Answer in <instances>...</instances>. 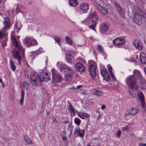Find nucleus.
Masks as SVG:
<instances>
[{
    "label": "nucleus",
    "mask_w": 146,
    "mask_h": 146,
    "mask_svg": "<svg viewBox=\"0 0 146 146\" xmlns=\"http://www.w3.org/2000/svg\"><path fill=\"white\" fill-rule=\"evenodd\" d=\"M4 20L3 24L4 27H3V31H5L9 27L11 24V20L8 17H6L4 18Z\"/></svg>",
    "instance_id": "obj_8"
},
{
    "label": "nucleus",
    "mask_w": 146,
    "mask_h": 146,
    "mask_svg": "<svg viewBox=\"0 0 146 146\" xmlns=\"http://www.w3.org/2000/svg\"><path fill=\"white\" fill-rule=\"evenodd\" d=\"M93 94L96 96H100L103 95V92L96 89H93L92 90Z\"/></svg>",
    "instance_id": "obj_21"
},
{
    "label": "nucleus",
    "mask_w": 146,
    "mask_h": 146,
    "mask_svg": "<svg viewBox=\"0 0 146 146\" xmlns=\"http://www.w3.org/2000/svg\"><path fill=\"white\" fill-rule=\"evenodd\" d=\"M11 40L13 44L16 47L13 52V57L14 58L17 59L19 64H21L22 57V56L23 57L24 55L25 50L19 46L14 36L11 37Z\"/></svg>",
    "instance_id": "obj_2"
},
{
    "label": "nucleus",
    "mask_w": 146,
    "mask_h": 146,
    "mask_svg": "<svg viewBox=\"0 0 146 146\" xmlns=\"http://www.w3.org/2000/svg\"><path fill=\"white\" fill-rule=\"evenodd\" d=\"M78 115L81 118L83 119H84V117L83 115H82V113H78Z\"/></svg>",
    "instance_id": "obj_51"
},
{
    "label": "nucleus",
    "mask_w": 146,
    "mask_h": 146,
    "mask_svg": "<svg viewBox=\"0 0 146 146\" xmlns=\"http://www.w3.org/2000/svg\"><path fill=\"white\" fill-rule=\"evenodd\" d=\"M96 113L94 116V117H96L97 119H98L100 117L101 114H100L98 111L96 110L95 111Z\"/></svg>",
    "instance_id": "obj_35"
},
{
    "label": "nucleus",
    "mask_w": 146,
    "mask_h": 146,
    "mask_svg": "<svg viewBox=\"0 0 146 146\" xmlns=\"http://www.w3.org/2000/svg\"><path fill=\"white\" fill-rule=\"evenodd\" d=\"M131 94L134 97H135V96H136V94H133L131 93Z\"/></svg>",
    "instance_id": "obj_62"
},
{
    "label": "nucleus",
    "mask_w": 146,
    "mask_h": 146,
    "mask_svg": "<svg viewBox=\"0 0 146 146\" xmlns=\"http://www.w3.org/2000/svg\"><path fill=\"white\" fill-rule=\"evenodd\" d=\"M133 73L136 74L137 76L138 82L140 83V86L142 90L146 89V82L142 77L141 73L137 70H135L133 71Z\"/></svg>",
    "instance_id": "obj_5"
},
{
    "label": "nucleus",
    "mask_w": 146,
    "mask_h": 146,
    "mask_svg": "<svg viewBox=\"0 0 146 146\" xmlns=\"http://www.w3.org/2000/svg\"><path fill=\"white\" fill-rule=\"evenodd\" d=\"M88 68L89 73L90 75L93 77L96 76V73L94 66L92 64H90L89 65Z\"/></svg>",
    "instance_id": "obj_10"
},
{
    "label": "nucleus",
    "mask_w": 146,
    "mask_h": 146,
    "mask_svg": "<svg viewBox=\"0 0 146 146\" xmlns=\"http://www.w3.org/2000/svg\"><path fill=\"white\" fill-rule=\"evenodd\" d=\"M89 5L85 3H82L80 6V11H82L84 13H86L89 9Z\"/></svg>",
    "instance_id": "obj_14"
},
{
    "label": "nucleus",
    "mask_w": 146,
    "mask_h": 146,
    "mask_svg": "<svg viewBox=\"0 0 146 146\" xmlns=\"http://www.w3.org/2000/svg\"><path fill=\"white\" fill-rule=\"evenodd\" d=\"M10 65L11 68L12 70L13 71H15L16 70V66L14 62L11 60L10 61Z\"/></svg>",
    "instance_id": "obj_27"
},
{
    "label": "nucleus",
    "mask_w": 146,
    "mask_h": 146,
    "mask_svg": "<svg viewBox=\"0 0 146 146\" xmlns=\"http://www.w3.org/2000/svg\"><path fill=\"white\" fill-rule=\"evenodd\" d=\"M61 64H62V63L60 62H58L57 63V65H58V67H59V68H60V67L59 66Z\"/></svg>",
    "instance_id": "obj_59"
},
{
    "label": "nucleus",
    "mask_w": 146,
    "mask_h": 146,
    "mask_svg": "<svg viewBox=\"0 0 146 146\" xmlns=\"http://www.w3.org/2000/svg\"><path fill=\"white\" fill-rule=\"evenodd\" d=\"M113 44L116 45H122L125 42V39L122 38H118L113 40Z\"/></svg>",
    "instance_id": "obj_11"
},
{
    "label": "nucleus",
    "mask_w": 146,
    "mask_h": 146,
    "mask_svg": "<svg viewBox=\"0 0 146 146\" xmlns=\"http://www.w3.org/2000/svg\"><path fill=\"white\" fill-rule=\"evenodd\" d=\"M130 114V113H129V112L128 113H126L125 114V115L126 116H129V115Z\"/></svg>",
    "instance_id": "obj_60"
},
{
    "label": "nucleus",
    "mask_w": 146,
    "mask_h": 146,
    "mask_svg": "<svg viewBox=\"0 0 146 146\" xmlns=\"http://www.w3.org/2000/svg\"><path fill=\"white\" fill-rule=\"evenodd\" d=\"M24 44L27 47L38 45L36 40L33 38L27 37L23 40Z\"/></svg>",
    "instance_id": "obj_6"
},
{
    "label": "nucleus",
    "mask_w": 146,
    "mask_h": 146,
    "mask_svg": "<svg viewBox=\"0 0 146 146\" xmlns=\"http://www.w3.org/2000/svg\"><path fill=\"white\" fill-rule=\"evenodd\" d=\"M50 75L47 72H42L39 76L37 73H35L30 76V81L33 85L37 86L41 85V82H47L50 80Z\"/></svg>",
    "instance_id": "obj_1"
},
{
    "label": "nucleus",
    "mask_w": 146,
    "mask_h": 146,
    "mask_svg": "<svg viewBox=\"0 0 146 146\" xmlns=\"http://www.w3.org/2000/svg\"><path fill=\"white\" fill-rule=\"evenodd\" d=\"M62 68H61V69H60L61 71H62Z\"/></svg>",
    "instance_id": "obj_64"
},
{
    "label": "nucleus",
    "mask_w": 146,
    "mask_h": 146,
    "mask_svg": "<svg viewBox=\"0 0 146 146\" xmlns=\"http://www.w3.org/2000/svg\"><path fill=\"white\" fill-rule=\"evenodd\" d=\"M83 115L86 117H88L89 116L88 114L86 113H84Z\"/></svg>",
    "instance_id": "obj_58"
},
{
    "label": "nucleus",
    "mask_w": 146,
    "mask_h": 146,
    "mask_svg": "<svg viewBox=\"0 0 146 146\" xmlns=\"http://www.w3.org/2000/svg\"><path fill=\"white\" fill-rule=\"evenodd\" d=\"M139 59L141 63H146V56L144 53H142L140 54Z\"/></svg>",
    "instance_id": "obj_20"
},
{
    "label": "nucleus",
    "mask_w": 146,
    "mask_h": 146,
    "mask_svg": "<svg viewBox=\"0 0 146 146\" xmlns=\"http://www.w3.org/2000/svg\"><path fill=\"white\" fill-rule=\"evenodd\" d=\"M14 28V30L17 33H18L19 32V30H20L21 27V26H20L19 27H18V26L17 22L15 24Z\"/></svg>",
    "instance_id": "obj_31"
},
{
    "label": "nucleus",
    "mask_w": 146,
    "mask_h": 146,
    "mask_svg": "<svg viewBox=\"0 0 146 146\" xmlns=\"http://www.w3.org/2000/svg\"><path fill=\"white\" fill-rule=\"evenodd\" d=\"M63 123H68V121H64L63 122Z\"/></svg>",
    "instance_id": "obj_61"
},
{
    "label": "nucleus",
    "mask_w": 146,
    "mask_h": 146,
    "mask_svg": "<svg viewBox=\"0 0 146 146\" xmlns=\"http://www.w3.org/2000/svg\"><path fill=\"white\" fill-rule=\"evenodd\" d=\"M107 67L108 69L109 70L110 73H112V67L110 65H108L107 66Z\"/></svg>",
    "instance_id": "obj_43"
},
{
    "label": "nucleus",
    "mask_w": 146,
    "mask_h": 146,
    "mask_svg": "<svg viewBox=\"0 0 146 146\" xmlns=\"http://www.w3.org/2000/svg\"><path fill=\"white\" fill-rule=\"evenodd\" d=\"M66 59L69 64H73L74 62V58L70 54H68L66 55Z\"/></svg>",
    "instance_id": "obj_19"
},
{
    "label": "nucleus",
    "mask_w": 146,
    "mask_h": 146,
    "mask_svg": "<svg viewBox=\"0 0 146 146\" xmlns=\"http://www.w3.org/2000/svg\"><path fill=\"white\" fill-rule=\"evenodd\" d=\"M103 77L104 80H106L108 82H110V78L109 75L108 73Z\"/></svg>",
    "instance_id": "obj_29"
},
{
    "label": "nucleus",
    "mask_w": 146,
    "mask_h": 146,
    "mask_svg": "<svg viewBox=\"0 0 146 146\" xmlns=\"http://www.w3.org/2000/svg\"><path fill=\"white\" fill-rule=\"evenodd\" d=\"M69 111L71 112L72 114H73L74 115H75V113L74 109H71V110H70Z\"/></svg>",
    "instance_id": "obj_49"
},
{
    "label": "nucleus",
    "mask_w": 146,
    "mask_h": 146,
    "mask_svg": "<svg viewBox=\"0 0 146 146\" xmlns=\"http://www.w3.org/2000/svg\"><path fill=\"white\" fill-rule=\"evenodd\" d=\"M53 38L54 40L57 43H58L60 42V38L59 37H58L56 35H54L53 36Z\"/></svg>",
    "instance_id": "obj_36"
},
{
    "label": "nucleus",
    "mask_w": 146,
    "mask_h": 146,
    "mask_svg": "<svg viewBox=\"0 0 146 146\" xmlns=\"http://www.w3.org/2000/svg\"><path fill=\"white\" fill-rule=\"evenodd\" d=\"M110 74H111V78H112V80L113 81H115L116 80V79L114 77L113 73H110Z\"/></svg>",
    "instance_id": "obj_48"
},
{
    "label": "nucleus",
    "mask_w": 146,
    "mask_h": 146,
    "mask_svg": "<svg viewBox=\"0 0 146 146\" xmlns=\"http://www.w3.org/2000/svg\"><path fill=\"white\" fill-rule=\"evenodd\" d=\"M25 91L23 90H22L21 91V97L20 99V102L21 106L23 105V100L25 96Z\"/></svg>",
    "instance_id": "obj_25"
},
{
    "label": "nucleus",
    "mask_w": 146,
    "mask_h": 146,
    "mask_svg": "<svg viewBox=\"0 0 146 146\" xmlns=\"http://www.w3.org/2000/svg\"><path fill=\"white\" fill-rule=\"evenodd\" d=\"M7 40L8 38L6 36H5L4 38H3L1 41V45L3 48L7 45Z\"/></svg>",
    "instance_id": "obj_22"
},
{
    "label": "nucleus",
    "mask_w": 146,
    "mask_h": 146,
    "mask_svg": "<svg viewBox=\"0 0 146 146\" xmlns=\"http://www.w3.org/2000/svg\"><path fill=\"white\" fill-rule=\"evenodd\" d=\"M138 111L136 108H132L129 110V113L131 115H135L138 112Z\"/></svg>",
    "instance_id": "obj_24"
},
{
    "label": "nucleus",
    "mask_w": 146,
    "mask_h": 146,
    "mask_svg": "<svg viewBox=\"0 0 146 146\" xmlns=\"http://www.w3.org/2000/svg\"><path fill=\"white\" fill-rule=\"evenodd\" d=\"M80 131V128L79 127H77L75 129L74 131V134H75L76 133H79Z\"/></svg>",
    "instance_id": "obj_41"
},
{
    "label": "nucleus",
    "mask_w": 146,
    "mask_h": 146,
    "mask_svg": "<svg viewBox=\"0 0 146 146\" xmlns=\"http://www.w3.org/2000/svg\"><path fill=\"white\" fill-rule=\"evenodd\" d=\"M97 7L98 8L100 9L101 10L103 8L99 5H98Z\"/></svg>",
    "instance_id": "obj_56"
},
{
    "label": "nucleus",
    "mask_w": 146,
    "mask_h": 146,
    "mask_svg": "<svg viewBox=\"0 0 146 146\" xmlns=\"http://www.w3.org/2000/svg\"><path fill=\"white\" fill-rule=\"evenodd\" d=\"M65 40L66 42L68 44L71 45H72V40L68 36H66Z\"/></svg>",
    "instance_id": "obj_30"
},
{
    "label": "nucleus",
    "mask_w": 146,
    "mask_h": 146,
    "mask_svg": "<svg viewBox=\"0 0 146 146\" xmlns=\"http://www.w3.org/2000/svg\"><path fill=\"white\" fill-rule=\"evenodd\" d=\"M5 35V33L3 32H0V39L4 36Z\"/></svg>",
    "instance_id": "obj_46"
},
{
    "label": "nucleus",
    "mask_w": 146,
    "mask_h": 146,
    "mask_svg": "<svg viewBox=\"0 0 146 146\" xmlns=\"http://www.w3.org/2000/svg\"><path fill=\"white\" fill-rule=\"evenodd\" d=\"M107 73L108 72L104 70H101L100 72V73L103 77L105 76L106 74H107Z\"/></svg>",
    "instance_id": "obj_38"
},
{
    "label": "nucleus",
    "mask_w": 146,
    "mask_h": 146,
    "mask_svg": "<svg viewBox=\"0 0 146 146\" xmlns=\"http://www.w3.org/2000/svg\"><path fill=\"white\" fill-rule=\"evenodd\" d=\"M24 138L26 142L28 144H30L31 143V140L26 135H24Z\"/></svg>",
    "instance_id": "obj_28"
},
{
    "label": "nucleus",
    "mask_w": 146,
    "mask_h": 146,
    "mask_svg": "<svg viewBox=\"0 0 146 146\" xmlns=\"http://www.w3.org/2000/svg\"><path fill=\"white\" fill-rule=\"evenodd\" d=\"M121 129L123 131L127 130L129 129V127L128 126H126L125 127H121Z\"/></svg>",
    "instance_id": "obj_45"
},
{
    "label": "nucleus",
    "mask_w": 146,
    "mask_h": 146,
    "mask_svg": "<svg viewBox=\"0 0 146 146\" xmlns=\"http://www.w3.org/2000/svg\"><path fill=\"white\" fill-rule=\"evenodd\" d=\"M98 50L100 52H103V48L101 45H98Z\"/></svg>",
    "instance_id": "obj_42"
},
{
    "label": "nucleus",
    "mask_w": 146,
    "mask_h": 146,
    "mask_svg": "<svg viewBox=\"0 0 146 146\" xmlns=\"http://www.w3.org/2000/svg\"><path fill=\"white\" fill-rule=\"evenodd\" d=\"M115 5L120 17L123 18L124 17L125 14L122 8L117 2H115Z\"/></svg>",
    "instance_id": "obj_12"
},
{
    "label": "nucleus",
    "mask_w": 146,
    "mask_h": 146,
    "mask_svg": "<svg viewBox=\"0 0 146 146\" xmlns=\"http://www.w3.org/2000/svg\"><path fill=\"white\" fill-rule=\"evenodd\" d=\"M82 85H80L79 86H77L76 88L75 87H73V89H80V88L82 87Z\"/></svg>",
    "instance_id": "obj_50"
},
{
    "label": "nucleus",
    "mask_w": 146,
    "mask_h": 146,
    "mask_svg": "<svg viewBox=\"0 0 146 146\" xmlns=\"http://www.w3.org/2000/svg\"><path fill=\"white\" fill-rule=\"evenodd\" d=\"M75 123L78 125H79L81 122L80 119L78 117H76L74 119Z\"/></svg>",
    "instance_id": "obj_32"
},
{
    "label": "nucleus",
    "mask_w": 146,
    "mask_h": 146,
    "mask_svg": "<svg viewBox=\"0 0 146 146\" xmlns=\"http://www.w3.org/2000/svg\"><path fill=\"white\" fill-rule=\"evenodd\" d=\"M23 86L25 89H27L29 87V84L28 83L26 82H24L23 83Z\"/></svg>",
    "instance_id": "obj_39"
},
{
    "label": "nucleus",
    "mask_w": 146,
    "mask_h": 146,
    "mask_svg": "<svg viewBox=\"0 0 146 146\" xmlns=\"http://www.w3.org/2000/svg\"><path fill=\"white\" fill-rule=\"evenodd\" d=\"M52 78L54 80L57 82H60L62 80L61 77L59 76L54 70H52Z\"/></svg>",
    "instance_id": "obj_9"
},
{
    "label": "nucleus",
    "mask_w": 146,
    "mask_h": 146,
    "mask_svg": "<svg viewBox=\"0 0 146 146\" xmlns=\"http://www.w3.org/2000/svg\"><path fill=\"white\" fill-rule=\"evenodd\" d=\"M69 3L70 6L75 7L78 5L77 0H69Z\"/></svg>",
    "instance_id": "obj_23"
},
{
    "label": "nucleus",
    "mask_w": 146,
    "mask_h": 146,
    "mask_svg": "<svg viewBox=\"0 0 146 146\" xmlns=\"http://www.w3.org/2000/svg\"><path fill=\"white\" fill-rule=\"evenodd\" d=\"M137 76L133 73V75L128 76L126 80L127 85L131 89H137L138 81Z\"/></svg>",
    "instance_id": "obj_3"
},
{
    "label": "nucleus",
    "mask_w": 146,
    "mask_h": 146,
    "mask_svg": "<svg viewBox=\"0 0 146 146\" xmlns=\"http://www.w3.org/2000/svg\"><path fill=\"white\" fill-rule=\"evenodd\" d=\"M102 12L105 15H106L108 13V11L106 9H105L104 8H103L101 10Z\"/></svg>",
    "instance_id": "obj_40"
},
{
    "label": "nucleus",
    "mask_w": 146,
    "mask_h": 146,
    "mask_svg": "<svg viewBox=\"0 0 146 146\" xmlns=\"http://www.w3.org/2000/svg\"><path fill=\"white\" fill-rule=\"evenodd\" d=\"M139 146H146V143L143 144V143H140L139 144Z\"/></svg>",
    "instance_id": "obj_55"
},
{
    "label": "nucleus",
    "mask_w": 146,
    "mask_h": 146,
    "mask_svg": "<svg viewBox=\"0 0 146 146\" xmlns=\"http://www.w3.org/2000/svg\"><path fill=\"white\" fill-rule=\"evenodd\" d=\"M52 119L53 121L55 122L56 123H58V121H57L56 120V119L54 117H52Z\"/></svg>",
    "instance_id": "obj_52"
},
{
    "label": "nucleus",
    "mask_w": 146,
    "mask_h": 146,
    "mask_svg": "<svg viewBox=\"0 0 146 146\" xmlns=\"http://www.w3.org/2000/svg\"><path fill=\"white\" fill-rule=\"evenodd\" d=\"M133 44L137 49L141 50L143 48L142 45L139 41L138 40H134L133 42Z\"/></svg>",
    "instance_id": "obj_18"
},
{
    "label": "nucleus",
    "mask_w": 146,
    "mask_h": 146,
    "mask_svg": "<svg viewBox=\"0 0 146 146\" xmlns=\"http://www.w3.org/2000/svg\"><path fill=\"white\" fill-rule=\"evenodd\" d=\"M40 50V48H39V50H36V53L37 54H40L41 53V51Z\"/></svg>",
    "instance_id": "obj_54"
},
{
    "label": "nucleus",
    "mask_w": 146,
    "mask_h": 146,
    "mask_svg": "<svg viewBox=\"0 0 146 146\" xmlns=\"http://www.w3.org/2000/svg\"><path fill=\"white\" fill-rule=\"evenodd\" d=\"M106 108V107L105 105H104V104H103L102 105V107H101V109L102 110H103L105 109Z\"/></svg>",
    "instance_id": "obj_53"
},
{
    "label": "nucleus",
    "mask_w": 146,
    "mask_h": 146,
    "mask_svg": "<svg viewBox=\"0 0 146 146\" xmlns=\"http://www.w3.org/2000/svg\"><path fill=\"white\" fill-rule=\"evenodd\" d=\"M92 24L89 26V27L90 28L93 30L95 27L96 24L97 22L96 21L92 22Z\"/></svg>",
    "instance_id": "obj_34"
},
{
    "label": "nucleus",
    "mask_w": 146,
    "mask_h": 146,
    "mask_svg": "<svg viewBox=\"0 0 146 146\" xmlns=\"http://www.w3.org/2000/svg\"><path fill=\"white\" fill-rule=\"evenodd\" d=\"M115 5L120 17L123 18L124 17L125 14L122 8L117 2H115Z\"/></svg>",
    "instance_id": "obj_13"
},
{
    "label": "nucleus",
    "mask_w": 146,
    "mask_h": 146,
    "mask_svg": "<svg viewBox=\"0 0 146 146\" xmlns=\"http://www.w3.org/2000/svg\"><path fill=\"white\" fill-rule=\"evenodd\" d=\"M69 103V105L68 107V109L69 110H71V109H73V108L72 106V105L70 104V103Z\"/></svg>",
    "instance_id": "obj_47"
},
{
    "label": "nucleus",
    "mask_w": 146,
    "mask_h": 146,
    "mask_svg": "<svg viewBox=\"0 0 146 146\" xmlns=\"http://www.w3.org/2000/svg\"><path fill=\"white\" fill-rule=\"evenodd\" d=\"M76 69L80 72H84L85 68L83 65L80 62H78L75 66Z\"/></svg>",
    "instance_id": "obj_16"
},
{
    "label": "nucleus",
    "mask_w": 146,
    "mask_h": 146,
    "mask_svg": "<svg viewBox=\"0 0 146 146\" xmlns=\"http://www.w3.org/2000/svg\"><path fill=\"white\" fill-rule=\"evenodd\" d=\"M84 131L85 130L84 129H83L81 130H80V132L78 133V134L80 137H82L84 135Z\"/></svg>",
    "instance_id": "obj_37"
},
{
    "label": "nucleus",
    "mask_w": 146,
    "mask_h": 146,
    "mask_svg": "<svg viewBox=\"0 0 146 146\" xmlns=\"http://www.w3.org/2000/svg\"><path fill=\"white\" fill-rule=\"evenodd\" d=\"M141 103V106L143 109L145 110H146V104L144 101L140 102Z\"/></svg>",
    "instance_id": "obj_33"
},
{
    "label": "nucleus",
    "mask_w": 146,
    "mask_h": 146,
    "mask_svg": "<svg viewBox=\"0 0 146 146\" xmlns=\"http://www.w3.org/2000/svg\"><path fill=\"white\" fill-rule=\"evenodd\" d=\"M0 82H1L3 84V82H2V80L0 78Z\"/></svg>",
    "instance_id": "obj_63"
},
{
    "label": "nucleus",
    "mask_w": 146,
    "mask_h": 146,
    "mask_svg": "<svg viewBox=\"0 0 146 146\" xmlns=\"http://www.w3.org/2000/svg\"><path fill=\"white\" fill-rule=\"evenodd\" d=\"M121 134V132L120 130H119L116 133V135L117 137H120Z\"/></svg>",
    "instance_id": "obj_44"
},
{
    "label": "nucleus",
    "mask_w": 146,
    "mask_h": 146,
    "mask_svg": "<svg viewBox=\"0 0 146 146\" xmlns=\"http://www.w3.org/2000/svg\"><path fill=\"white\" fill-rule=\"evenodd\" d=\"M62 139L63 141H65L67 139V137L66 136H63L62 137Z\"/></svg>",
    "instance_id": "obj_57"
},
{
    "label": "nucleus",
    "mask_w": 146,
    "mask_h": 146,
    "mask_svg": "<svg viewBox=\"0 0 146 146\" xmlns=\"http://www.w3.org/2000/svg\"><path fill=\"white\" fill-rule=\"evenodd\" d=\"M141 17L146 19V13L141 9L138 8L137 12H135L134 14L133 19L135 22L138 25H140L142 22Z\"/></svg>",
    "instance_id": "obj_4"
},
{
    "label": "nucleus",
    "mask_w": 146,
    "mask_h": 146,
    "mask_svg": "<svg viewBox=\"0 0 146 146\" xmlns=\"http://www.w3.org/2000/svg\"><path fill=\"white\" fill-rule=\"evenodd\" d=\"M88 19H91V21L92 22L96 21L98 19V17L97 15V13L96 11L94 12L90 13L88 15Z\"/></svg>",
    "instance_id": "obj_15"
},
{
    "label": "nucleus",
    "mask_w": 146,
    "mask_h": 146,
    "mask_svg": "<svg viewBox=\"0 0 146 146\" xmlns=\"http://www.w3.org/2000/svg\"><path fill=\"white\" fill-rule=\"evenodd\" d=\"M65 72L66 75L65 76L66 80L67 81H70L72 79L74 72L70 68H64L63 69Z\"/></svg>",
    "instance_id": "obj_7"
},
{
    "label": "nucleus",
    "mask_w": 146,
    "mask_h": 146,
    "mask_svg": "<svg viewBox=\"0 0 146 146\" xmlns=\"http://www.w3.org/2000/svg\"><path fill=\"white\" fill-rule=\"evenodd\" d=\"M138 96L140 102L145 100L144 94L142 92H141L139 93Z\"/></svg>",
    "instance_id": "obj_26"
},
{
    "label": "nucleus",
    "mask_w": 146,
    "mask_h": 146,
    "mask_svg": "<svg viewBox=\"0 0 146 146\" xmlns=\"http://www.w3.org/2000/svg\"><path fill=\"white\" fill-rule=\"evenodd\" d=\"M100 31L101 32H103L104 31H107L108 29V26L107 23H102L100 25Z\"/></svg>",
    "instance_id": "obj_17"
}]
</instances>
